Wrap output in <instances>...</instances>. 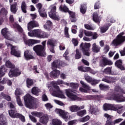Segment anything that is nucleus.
<instances>
[{
    "instance_id": "obj_9",
    "label": "nucleus",
    "mask_w": 125,
    "mask_h": 125,
    "mask_svg": "<svg viewBox=\"0 0 125 125\" xmlns=\"http://www.w3.org/2000/svg\"><path fill=\"white\" fill-rule=\"evenodd\" d=\"M55 112L56 113V114H58L60 117H62V119H64L65 121L68 120H70V118H71L70 113L69 112L61 109L56 108Z\"/></svg>"
},
{
    "instance_id": "obj_1",
    "label": "nucleus",
    "mask_w": 125,
    "mask_h": 125,
    "mask_svg": "<svg viewBox=\"0 0 125 125\" xmlns=\"http://www.w3.org/2000/svg\"><path fill=\"white\" fill-rule=\"evenodd\" d=\"M64 84L65 85H69V83H64L61 80H58L57 82L53 81L47 84V87L50 90V93L53 96L61 98L62 99H66V96L63 93L62 91L60 90V88L57 84Z\"/></svg>"
},
{
    "instance_id": "obj_51",
    "label": "nucleus",
    "mask_w": 125,
    "mask_h": 125,
    "mask_svg": "<svg viewBox=\"0 0 125 125\" xmlns=\"http://www.w3.org/2000/svg\"><path fill=\"white\" fill-rule=\"evenodd\" d=\"M14 28H16L18 31L20 33H22V32H23V29L21 28V26L19 25L17 23H15L14 24Z\"/></svg>"
},
{
    "instance_id": "obj_32",
    "label": "nucleus",
    "mask_w": 125,
    "mask_h": 125,
    "mask_svg": "<svg viewBox=\"0 0 125 125\" xmlns=\"http://www.w3.org/2000/svg\"><path fill=\"white\" fill-rule=\"evenodd\" d=\"M5 75V67L4 66H2L0 67V78H2V77H4Z\"/></svg>"
},
{
    "instance_id": "obj_60",
    "label": "nucleus",
    "mask_w": 125,
    "mask_h": 125,
    "mask_svg": "<svg viewBox=\"0 0 125 125\" xmlns=\"http://www.w3.org/2000/svg\"><path fill=\"white\" fill-rule=\"evenodd\" d=\"M45 106L46 108V109H47V110H49L50 109H51V108L53 107V106H52V104H51L49 103L46 104H45Z\"/></svg>"
},
{
    "instance_id": "obj_47",
    "label": "nucleus",
    "mask_w": 125,
    "mask_h": 125,
    "mask_svg": "<svg viewBox=\"0 0 125 125\" xmlns=\"http://www.w3.org/2000/svg\"><path fill=\"white\" fill-rule=\"evenodd\" d=\"M111 104H105L103 105V109L104 111L110 110Z\"/></svg>"
},
{
    "instance_id": "obj_36",
    "label": "nucleus",
    "mask_w": 125,
    "mask_h": 125,
    "mask_svg": "<svg viewBox=\"0 0 125 125\" xmlns=\"http://www.w3.org/2000/svg\"><path fill=\"white\" fill-rule=\"evenodd\" d=\"M103 82H105L108 83H113V78L109 77H105L102 79Z\"/></svg>"
},
{
    "instance_id": "obj_19",
    "label": "nucleus",
    "mask_w": 125,
    "mask_h": 125,
    "mask_svg": "<svg viewBox=\"0 0 125 125\" xmlns=\"http://www.w3.org/2000/svg\"><path fill=\"white\" fill-rule=\"evenodd\" d=\"M83 109H84V105L79 106L77 105H72L69 107V111L73 113L78 112V111H80V110H82Z\"/></svg>"
},
{
    "instance_id": "obj_46",
    "label": "nucleus",
    "mask_w": 125,
    "mask_h": 125,
    "mask_svg": "<svg viewBox=\"0 0 125 125\" xmlns=\"http://www.w3.org/2000/svg\"><path fill=\"white\" fill-rule=\"evenodd\" d=\"M34 83V81H33V80L27 79L26 80V84L27 87L28 88H30V86H31V85Z\"/></svg>"
},
{
    "instance_id": "obj_61",
    "label": "nucleus",
    "mask_w": 125,
    "mask_h": 125,
    "mask_svg": "<svg viewBox=\"0 0 125 125\" xmlns=\"http://www.w3.org/2000/svg\"><path fill=\"white\" fill-rule=\"evenodd\" d=\"M29 117L32 122H33V123H37V119L35 117L31 115H29Z\"/></svg>"
},
{
    "instance_id": "obj_33",
    "label": "nucleus",
    "mask_w": 125,
    "mask_h": 125,
    "mask_svg": "<svg viewBox=\"0 0 125 125\" xmlns=\"http://www.w3.org/2000/svg\"><path fill=\"white\" fill-rule=\"evenodd\" d=\"M51 125H62V122L59 119H53Z\"/></svg>"
},
{
    "instance_id": "obj_38",
    "label": "nucleus",
    "mask_w": 125,
    "mask_h": 125,
    "mask_svg": "<svg viewBox=\"0 0 125 125\" xmlns=\"http://www.w3.org/2000/svg\"><path fill=\"white\" fill-rule=\"evenodd\" d=\"M24 93L22 90L17 88L16 89L15 91V94L16 95V97H19V95H21V94H23Z\"/></svg>"
},
{
    "instance_id": "obj_43",
    "label": "nucleus",
    "mask_w": 125,
    "mask_h": 125,
    "mask_svg": "<svg viewBox=\"0 0 125 125\" xmlns=\"http://www.w3.org/2000/svg\"><path fill=\"white\" fill-rule=\"evenodd\" d=\"M47 44L50 46H54L55 45V41L53 39H49L47 42Z\"/></svg>"
},
{
    "instance_id": "obj_53",
    "label": "nucleus",
    "mask_w": 125,
    "mask_h": 125,
    "mask_svg": "<svg viewBox=\"0 0 125 125\" xmlns=\"http://www.w3.org/2000/svg\"><path fill=\"white\" fill-rule=\"evenodd\" d=\"M99 87L100 89H102V90H106V89H108L109 88V86L103 84H100Z\"/></svg>"
},
{
    "instance_id": "obj_3",
    "label": "nucleus",
    "mask_w": 125,
    "mask_h": 125,
    "mask_svg": "<svg viewBox=\"0 0 125 125\" xmlns=\"http://www.w3.org/2000/svg\"><path fill=\"white\" fill-rule=\"evenodd\" d=\"M29 37L32 38H39V39H45L48 38L49 35L42 31L41 29H34L28 33Z\"/></svg>"
},
{
    "instance_id": "obj_45",
    "label": "nucleus",
    "mask_w": 125,
    "mask_h": 125,
    "mask_svg": "<svg viewBox=\"0 0 125 125\" xmlns=\"http://www.w3.org/2000/svg\"><path fill=\"white\" fill-rule=\"evenodd\" d=\"M111 26V24H109L108 26H104L101 28V33L103 34V33L106 32V31L109 29V27Z\"/></svg>"
},
{
    "instance_id": "obj_42",
    "label": "nucleus",
    "mask_w": 125,
    "mask_h": 125,
    "mask_svg": "<svg viewBox=\"0 0 125 125\" xmlns=\"http://www.w3.org/2000/svg\"><path fill=\"white\" fill-rule=\"evenodd\" d=\"M100 65L101 67H105V66L107 65V59H103V60L100 62Z\"/></svg>"
},
{
    "instance_id": "obj_55",
    "label": "nucleus",
    "mask_w": 125,
    "mask_h": 125,
    "mask_svg": "<svg viewBox=\"0 0 125 125\" xmlns=\"http://www.w3.org/2000/svg\"><path fill=\"white\" fill-rule=\"evenodd\" d=\"M54 102L56 104H57V105H59L60 106H64L65 104L63 103L62 101H60L59 100H54Z\"/></svg>"
},
{
    "instance_id": "obj_8",
    "label": "nucleus",
    "mask_w": 125,
    "mask_h": 125,
    "mask_svg": "<svg viewBox=\"0 0 125 125\" xmlns=\"http://www.w3.org/2000/svg\"><path fill=\"white\" fill-rule=\"evenodd\" d=\"M49 9L50 11L49 12V16L54 20L59 21L60 20V17L55 13L56 12V6L55 5H52L50 6Z\"/></svg>"
},
{
    "instance_id": "obj_10",
    "label": "nucleus",
    "mask_w": 125,
    "mask_h": 125,
    "mask_svg": "<svg viewBox=\"0 0 125 125\" xmlns=\"http://www.w3.org/2000/svg\"><path fill=\"white\" fill-rule=\"evenodd\" d=\"M104 116L105 117V118H106L107 119V121L106 122L105 125H116V124H119V123H121V122L123 121V119L122 118L116 119L113 121L112 120H110L111 119L113 118V116L107 113L104 114Z\"/></svg>"
},
{
    "instance_id": "obj_52",
    "label": "nucleus",
    "mask_w": 125,
    "mask_h": 125,
    "mask_svg": "<svg viewBox=\"0 0 125 125\" xmlns=\"http://www.w3.org/2000/svg\"><path fill=\"white\" fill-rule=\"evenodd\" d=\"M6 14H7V11L5 9H2L0 11V15L1 16H6Z\"/></svg>"
},
{
    "instance_id": "obj_59",
    "label": "nucleus",
    "mask_w": 125,
    "mask_h": 125,
    "mask_svg": "<svg viewBox=\"0 0 125 125\" xmlns=\"http://www.w3.org/2000/svg\"><path fill=\"white\" fill-rule=\"evenodd\" d=\"M64 35L66 38H69L70 36L69 35V28L65 27L64 28Z\"/></svg>"
},
{
    "instance_id": "obj_37",
    "label": "nucleus",
    "mask_w": 125,
    "mask_h": 125,
    "mask_svg": "<svg viewBox=\"0 0 125 125\" xmlns=\"http://www.w3.org/2000/svg\"><path fill=\"white\" fill-rule=\"evenodd\" d=\"M67 86H70V87H72L74 89H77V88H79V83H69V85H67Z\"/></svg>"
},
{
    "instance_id": "obj_64",
    "label": "nucleus",
    "mask_w": 125,
    "mask_h": 125,
    "mask_svg": "<svg viewBox=\"0 0 125 125\" xmlns=\"http://www.w3.org/2000/svg\"><path fill=\"white\" fill-rule=\"evenodd\" d=\"M76 124H77V121L76 120L71 121H69L68 123V125H76Z\"/></svg>"
},
{
    "instance_id": "obj_16",
    "label": "nucleus",
    "mask_w": 125,
    "mask_h": 125,
    "mask_svg": "<svg viewBox=\"0 0 125 125\" xmlns=\"http://www.w3.org/2000/svg\"><path fill=\"white\" fill-rule=\"evenodd\" d=\"M45 49L42 45H37L33 47V50L35 51L39 56H43L42 52L44 51Z\"/></svg>"
},
{
    "instance_id": "obj_14",
    "label": "nucleus",
    "mask_w": 125,
    "mask_h": 125,
    "mask_svg": "<svg viewBox=\"0 0 125 125\" xmlns=\"http://www.w3.org/2000/svg\"><path fill=\"white\" fill-rule=\"evenodd\" d=\"M65 91L66 95L68 98L70 99L72 101H74L78 99V97L77 96L76 93L72 91L70 89H65Z\"/></svg>"
},
{
    "instance_id": "obj_18",
    "label": "nucleus",
    "mask_w": 125,
    "mask_h": 125,
    "mask_svg": "<svg viewBox=\"0 0 125 125\" xmlns=\"http://www.w3.org/2000/svg\"><path fill=\"white\" fill-rule=\"evenodd\" d=\"M80 83H81L83 87H80L79 88L80 91L81 92H84L85 93H86L88 92V91L90 90V87L88 86L86 83L83 82V81H80Z\"/></svg>"
},
{
    "instance_id": "obj_20",
    "label": "nucleus",
    "mask_w": 125,
    "mask_h": 125,
    "mask_svg": "<svg viewBox=\"0 0 125 125\" xmlns=\"http://www.w3.org/2000/svg\"><path fill=\"white\" fill-rule=\"evenodd\" d=\"M84 78L87 83H91L92 85H95V84H97L100 82V80H93L91 77L88 76L87 74H85Z\"/></svg>"
},
{
    "instance_id": "obj_11",
    "label": "nucleus",
    "mask_w": 125,
    "mask_h": 125,
    "mask_svg": "<svg viewBox=\"0 0 125 125\" xmlns=\"http://www.w3.org/2000/svg\"><path fill=\"white\" fill-rule=\"evenodd\" d=\"M91 46V45L89 43L82 42L80 44V47L82 48L83 54L86 56H89V55H90V53H89L90 49L89 48H90Z\"/></svg>"
},
{
    "instance_id": "obj_6",
    "label": "nucleus",
    "mask_w": 125,
    "mask_h": 125,
    "mask_svg": "<svg viewBox=\"0 0 125 125\" xmlns=\"http://www.w3.org/2000/svg\"><path fill=\"white\" fill-rule=\"evenodd\" d=\"M118 93L117 95H113L112 97L109 99L110 100H114L116 102L119 103L121 102H125V97L123 96V94L124 93V90L122 89L120 87H117Z\"/></svg>"
},
{
    "instance_id": "obj_50",
    "label": "nucleus",
    "mask_w": 125,
    "mask_h": 125,
    "mask_svg": "<svg viewBox=\"0 0 125 125\" xmlns=\"http://www.w3.org/2000/svg\"><path fill=\"white\" fill-rule=\"evenodd\" d=\"M112 72V68L111 67H107L104 70V73L105 74H107L108 75H110Z\"/></svg>"
},
{
    "instance_id": "obj_21",
    "label": "nucleus",
    "mask_w": 125,
    "mask_h": 125,
    "mask_svg": "<svg viewBox=\"0 0 125 125\" xmlns=\"http://www.w3.org/2000/svg\"><path fill=\"white\" fill-rule=\"evenodd\" d=\"M39 23L38 22L35 21H30L28 24H27V29L28 31H31L33 28H36L37 27H39Z\"/></svg>"
},
{
    "instance_id": "obj_44",
    "label": "nucleus",
    "mask_w": 125,
    "mask_h": 125,
    "mask_svg": "<svg viewBox=\"0 0 125 125\" xmlns=\"http://www.w3.org/2000/svg\"><path fill=\"white\" fill-rule=\"evenodd\" d=\"M86 114V110L85 109L78 111L77 112V116L79 117H83L84 115Z\"/></svg>"
},
{
    "instance_id": "obj_57",
    "label": "nucleus",
    "mask_w": 125,
    "mask_h": 125,
    "mask_svg": "<svg viewBox=\"0 0 125 125\" xmlns=\"http://www.w3.org/2000/svg\"><path fill=\"white\" fill-rule=\"evenodd\" d=\"M92 32L88 31L87 30H84V33L86 37H92Z\"/></svg>"
},
{
    "instance_id": "obj_27",
    "label": "nucleus",
    "mask_w": 125,
    "mask_h": 125,
    "mask_svg": "<svg viewBox=\"0 0 125 125\" xmlns=\"http://www.w3.org/2000/svg\"><path fill=\"white\" fill-rule=\"evenodd\" d=\"M0 125H7L6 119L3 114L0 115Z\"/></svg>"
},
{
    "instance_id": "obj_22",
    "label": "nucleus",
    "mask_w": 125,
    "mask_h": 125,
    "mask_svg": "<svg viewBox=\"0 0 125 125\" xmlns=\"http://www.w3.org/2000/svg\"><path fill=\"white\" fill-rule=\"evenodd\" d=\"M52 69H54V68H59L61 66H64L62 64V62L60 61L59 60H55L51 64Z\"/></svg>"
},
{
    "instance_id": "obj_31",
    "label": "nucleus",
    "mask_w": 125,
    "mask_h": 125,
    "mask_svg": "<svg viewBox=\"0 0 125 125\" xmlns=\"http://www.w3.org/2000/svg\"><path fill=\"white\" fill-rule=\"evenodd\" d=\"M38 12L41 17H47V15H46V12H45V9H42V10H38Z\"/></svg>"
},
{
    "instance_id": "obj_4",
    "label": "nucleus",
    "mask_w": 125,
    "mask_h": 125,
    "mask_svg": "<svg viewBox=\"0 0 125 125\" xmlns=\"http://www.w3.org/2000/svg\"><path fill=\"white\" fill-rule=\"evenodd\" d=\"M37 99L31 96L30 94H27L24 96V101L25 105L27 108L29 109H34L36 108V104L35 101Z\"/></svg>"
},
{
    "instance_id": "obj_5",
    "label": "nucleus",
    "mask_w": 125,
    "mask_h": 125,
    "mask_svg": "<svg viewBox=\"0 0 125 125\" xmlns=\"http://www.w3.org/2000/svg\"><path fill=\"white\" fill-rule=\"evenodd\" d=\"M31 114L32 116L40 118L39 122L43 125H46L48 123V121H49V117L47 114H43L42 113L38 111L31 112Z\"/></svg>"
},
{
    "instance_id": "obj_49",
    "label": "nucleus",
    "mask_w": 125,
    "mask_h": 125,
    "mask_svg": "<svg viewBox=\"0 0 125 125\" xmlns=\"http://www.w3.org/2000/svg\"><path fill=\"white\" fill-rule=\"evenodd\" d=\"M84 28L86 29V30H89L90 31H93V30H95V28L92 27L91 25H89L88 24H84Z\"/></svg>"
},
{
    "instance_id": "obj_12",
    "label": "nucleus",
    "mask_w": 125,
    "mask_h": 125,
    "mask_svg": "<svg viewBox=\"0 0 125 125\" xmlns=\"http://www.w3.org/2000/svg\"><path fill=\"white\" fill-rule=\"evenodd\" d=\"M112 111H117L118 114H122L125 110V106L119 104H110V109Z\"/></svg>"
},
{
    "instance_id": "obj_56",
    "label": "nucleus",
    "mask_w": 125,
    "mask_h": 125,
    "mask_svg": "<svg viewBox=\"0 0 125 125\" xmlns=\"http://www.w3.org/2000/svg\"><path fill=\"white\" fill-rule=\"evenodd\" d=\"M16 100H17V102L19 106H20L21 107L23 106V104L22 103V102L21 101V99H20V97H16Z\"/></svg>"
},
{
    "instance_id": "obj_15",
    "label": "nucleus",
    "mask_w": 125,
    "mask_h": 125,
    "mask_svg": "<svg viewBox=\"0 0 125 125\" xmlns=\"http://www.w3.org/2000/svg\"><path fill=\"white\" fill-rule=\"evenodd\" d=\"M23 42L26 45H28V46H31V45H33L35 43H40L41 42V41L39 40L33 39L26 40L25 34H23Z\"/></svg>"
},
{
    "instance_id": "obj_40",
    "label": "nucleus",
    "mask_w": 125,
    "mask_h": 125,
    "mask_svg": "<svg viewBox=\"0 0 125 125\" xmlns=\"http://www.w3.org/2000/svg\"><path fill=\"white\" fill-rule=\"evenodd\" d=\"M0 95L1 98H4V99H6V100H7V101H10L11 100V98L10 97V96L6 95L3 92L1 93Z\"/></svg>"
},
{
    "instance_id": "obj_62",
    "label": "nucleus",
    "mask_w": 125,
    "mask_h": 125,
    "mask_svg": "<svg viewBox=\"0 0 125 125\" xmlns=\"http://www.w3.org/2000/svg\"><path fill=\"white\" fill-rule=\"evenodd\" d=\"M100 8V3L96 2L94 5V9H99Z\"/></svg>"
},
{
    "instance_id": "obj_48",
    "label": "nucleus",
    "mask_w": 125,
    "mask_h": 125,
    "mask_svg": "<svg viewBox=\"0 0 125 125\" xmlns=\"http://www.w3.org/2000/svg\"><path fill=\"white\" fill-rule=\"evenodd\" d=\"M90 117L88 116H86L85 117H84L82 118H81L79 120V122H81V123H85V122H87L88 120H89Z\"/></svg>"
},
{
    "instance_id": "obj_2",
    "label": "nucleus",
    "mask_w": 125,
    "mask_h": 125,
    "mask_svg": "<svg viewBox=\"0 0 125 125\" xmlns=\"http://www.w3.org/2000/svg\"><path fill=\"white\" fill-rule=\"evenodd\" d=\"M1 33L4 38L6 40L5 42L7 46L8 47H11V55H14V56H16V57H21V52L18 50V47L16 46H12V45L9 43V41H12V40L10 39V33L8 32L7 28H5L2 29Z\"/></svg>"
},
{
    "instance_id": "obj_23",
    "label": "nucleus",
    "mask_w": 125,
    "mask_h": 125,
    "mask_svg": "<svg viewBox=\"0 0 125 125\" xmlns=\"http://www.w3.org/2000/svg\"><path fill=\"white\" fill-rule=\"evenodd\" d=\"M60 75V71L55 69L50 73V76L53 79H57Z\"/></svg>"
},
{
    "instance_id": "obj_28",
    "label": "nucleus",
    "mask_w": 125,
    "mask_h": 125,
    "mask_svg": "<svg viewBox=\"0 0 125 125\" xmlns=\"http://www.w3.org/2000/svg\"><path fill=\"white\" fill-rule=\"evenodd\" d=\"M41 91V89L36 86L33 87L31 90L32 94H34V95H39V93H40Z\"/></svg>"
},
{
    "instance_id": "obj_34",
    "label": "nucleus",
    "mask_w": 125,
    "mask_h": 125,
    "mask_svg": "<svg viewBox=\"0 0 125 125\" xmlns=\"http://www.w3.org/2000/svg\"><path fill=\"white\" fill-rule=\"evenodd\" d=\"M90 112L91 114H94L96 115L98 112H99V109L96 107H94L93 106H91L90 108Z\"/></svg>"
},
{
    "instance_id": "obj_13",
    "label": "nucleus",
    "mask_w": 125,
    "mask_h": 125,
    "mask_svg": "<svg viewBox=\"0 0 125 125\" xmlns=\"http://www.w3.org/2000/svg\"><path fill=\"white\" fill-rule=\"evenodd\" d=\"M59 10L62 12H68L70 18H76V13L74 12L69 11V8H68V7H67L65 4L63 5H61L59 7Z\"/></svg>"
},
{
    "instance_id": "obj_58",
    "label": "nucleus",
    "mask_w": 125,
    "mask_h": 125,
    "mask_svg": "<svg viewBox=\"0 0 125 125\" xmlns=\"http://www.w3.org/2000/svg\"><path fill=\"white\" fill-rule=\"evenodd\" d=\"M82 57V54L79 51L78 49H76V54L75 55V59H80Z\"/></svg>"
},
{
    "instance_id": "obj_41",
    "label": "nucleus",
    "mask_w": 125,
    "mask_h": 125,
    "mask_svg": "<svg viewBox=\"0 0 125 125\" xmlns=\"http://www.w3.org/2000/svg\"><path fill=\"white\" fill-rule=\"evenodd\" d=\"M80 11L83 14H84L86 12V5L82 4L80 7Z\"/></svg>"
},
{
    "instance_id": "obj_25",
    "label": "nucleus",
    "mask_w": 125,
    "mask_h": 125,
    "mask_svg": "<svg viewBox=\"0 0 125 125\" xmlns=\"http://www.w3.org/2000/svg\"><path fill=\"white\" fill-rule=\"evenodd\" d=\"M9 115L11 118L14 119L15 118H18L19 113H17L16 110L11 109L9 110Z\"/></svg>"
},
{
    "instance_id": "obj_17",
    "label": "nucleus",
    "mask_w": 125,
    "mask_h": 125,
    "mask_svg": "<svg viewBox=\"0 0 125 125\" xmlns=\"http://www.w3.org/2000/svg\"><path fill=\"white\" fill-rule=\"evenodd\" d=\"M10 78H13V77H18L21 75V71L19 70L18 68L15 69H11L8 73Z\"/></svg>"
},
{
    "instance_id": "obj_24",
    "label": "nucleus",
    "mask_w": 125,
    "mask_h": 125,
    "mask_svg": "<svg viewBox=\"0 0 125 125\" xmlns=\"http://www.w3.org/2000/svg\"><path fill=\"white\" fill-rule=\"evenodd\" d=\"M101 48L99 45L96 44V43H94L92 45V51L95 53H98L100 51Z\"/></svg>"
},
{
    "instance_id": "obj_35",
    "label": "nucleus",
    "mask_w": 125,
    "mask_h": 125,
    "mask_svg": "<svg viewBox=\"0 0 125 125\" xmlns=\"http://www.w3.org/2000/svg\"><path fill=\"white\" fill-rule=\"evenodd\" d=\"M21 8L22 11L24 13H27V10H26L27 9V5L26 4V3H25V1H22L21 3Z\"/></svg>"
},
{
    "instance_id": "obj_7",
    "label": "nucleus",
    "mask_w": 125,
    "mask_h": 125,
    "mask_svg": "<svg viewBox=\"0 0 125 125\" xmlns=\"http://www.w3.org/2000/svg\"><path fill=\"white\" fill-rule=\"evenodd\" d=\"M124 32L120 33L116 39L111 42V45L118 46L119 44H121V43H123V42H125V36H124Z\"/></svg>"
},
{
    "instance_id": "obj_30",
    "label": "nucleus",
    "mask_w": 125,
    "mask_h": 125,
    "mask_svg": "<svg viewBox=\"0 0 125 125\" xmlns=\"http://www.w3.org/2000/svg\"><path fill=\"white\" fill-rule=\"evenodd\" d=\"M17 2H15L13 4L11 5V12H12L13 13H16V12L18 10L17 9Z\"/></svg>"
},
{
    "instance_id": "obj_63",
    "label": "nucleus",
    "mask_w": 125,
    "mask_h": 125,
    "mask_svg": "<svg viewBox=\"0 0 125 125\" xmlns=\"http://www.w3.org/2000/svg\"><path fill=\"white\" fill-rule=\"evenodd\" d=\"M83 33H84V30L83 29H81L79 31V37L80 38H82L83 36Z\"/></svg>"
},
{
    "instance_id": "obj_39",
    "label": "nucleus",
    "mask_w": 125,
    "mask_h": 125,
    "mask_svg": "<svg viewBox=\"0 0 125 125\" xmlns=\"http://www.w3.org/2000/svg\"><path fill=\"white\" fill-rule=\"evenodd\" d=\"M5 66H7V68H11V69H14V68H15V65L12 64L11 62L9 61H7L6 62Z\"/></svg>"
},
{
    "instance_id": "obj_26",
    "label": "nucleus",
    "mask_w": 125,
    "mask_h": 125,
    "mask_svg": "<svg viewBox=\"0 0 125 125\" xmlns=\"http://www.w3.org/2000/svg\"><path fill=\"white\" fill-rule=\"evenodd\" d=\"M24 57L26 60H30V59H34V56L30 54V51L26 50L24 52Z\"/></svg>"
},
{
    "instance_id": "obj_29",
    "label": "nucleus",
    "mask_w": 125,
    "mask_h": 125,
    "mask_svg": "<svg viewBox=\"0 0 125 125\" xmlns=\"http://www.w3.org/2000/svg\"><path fill=\"white\" fill-rule=\"evenodd\" d=\"M93 20L94 22H95L96 23H98V22H100V17L98 16V14H97V13H93Z\"/></svg>"
},
{
    "instance_id": "obj_54",
    "label": "nucleus",
    "mask_w": 125,
    "mask_h": 125,
    "mask_svg": "<svg viewBox=\"0 0 125 125\" xmlns=\"http://www.w3.org/2000/svg\"><path fill=\"white\" fill-rule=\"evenodd\" d=\"M115 65L116 67L119 68V67H121L122 65H123V62L121 60H119L118 61H116L115 63Z\"/></svg>"
}]
</instances>
